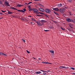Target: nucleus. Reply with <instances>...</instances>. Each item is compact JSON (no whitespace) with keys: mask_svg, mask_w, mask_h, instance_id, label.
I'll use <instances>...</instances> for the list:
<instances>
[{"mask_svg":"<svg viewBox=\"0 0 75 75\" xmlns=\"http://www.w3.org/2000/svg\"><path fill=\"white\" fill-rule=\"evenodd\" d=\"M43 14L44 15V16H46L47 15V14H46L45 13H44V14Z\"/></svg>","mask_w":75,"mask_h":75,"instance_id":"49530a36","label":"nucleus"},{"mask_svg":"<svg viewBox=\"0 0 75 75\" xmlns=\"http://www.w3.org/2000/svg\"><path fill=\"white\" fill-rule=\"evenodd\" d=\"M47 71L48 72H50V70H47Z\"/></svg>","mask_w":75,"mask_h":75,"instance_id":"864d4df0","label":"nucleus"},{"mask_svg":"<svg viewBox=\"0 0 75 75\" xmlns=\"http://www.w3.org/2000/svg\"><path fill=\"white\" fill-rule=\"evenodd\" d=\"M35 19L34 18H32V20H33V21H34V20H35Z\"/></svg>","mask_w":75,"mask_h":75,"instance_id":"c9c22d12","label":"nucleus"},{"mask_svg":"<svg viewBox=\"0 0 75 75\" xmlns=\"http://www.w3.org/2000/svg\"><path fill=\"white\" fill-rule=\"evenodd\" d=\"M10 8H11V9H13V10H17V11H21V12H23V13H24V11H23V10H18V9L15 8H14V7H10Z\"/></svg>","mask_w":75,"mask_h":75,"instance_id":"f257e3e1","label":"nucleus"},{"mask_svg":"<svg viewBox=\"0 0 75 75\" xmlns=\"http://www.w3.org/2000/svg\"><path fill=\"white\" fill-rule=\"evenodd\" d=\"M53 12L54 13V14H56V15H57V16H59V14H58V13L56 12L55 11H54Z\"/></svg>","mask_w":75,"mask_h":75,"instance_id":"4468645a","label":"nucleus"},{"mask_svg":"<svg viewBox=\"0 0 75 75\" xmlns=\"http://www.w3.org/2000/svg\"><path fill=\"white\" fill-rule=\"evenodd\" d=\"M42 72H44V71H43V70H42Z\"/></svg>","mask_w":75,"mask_h":75,"instance_id":"e2e57ef3","label":"nucleus"},{"mask_svg":"<svg viewBox=\"0 0 75 75\" xmlns=\"http://www.w3.org/2000/svg\"><path fill=\"white\" fill-rule=\"evenodd\" d=\"M53 10H54L56 11H59V9L57 8H53Z\"/></svg>","mask_w":75,"mask_h":75,"instance_id":"1a4fd4ad","label":"nucleus"},{"mask_svg":"<svg viewBox=\"0 0 75 75\" xmlns=\"http://www.w3.org/2000/svg\"><path fill=\"white\" fill-rule=\"evenodd\" d=\"M67 21H68V22H71V19L69 18L67 19Z\"/></svg>","mask_w":75,"mask_h":75,"instance_id":"9b49d317","label":"nucleus"},{"mask_svg":"<svg viewBox=\"0 0 75 75\" xmlns=\"http://www.w3.org/2000/svg\"><path fill=\"white\" fill-rule=\"evenodd\" d=\"M63 68H66V67H63Z\"/></svg>","mask_w":75,"mask_h":75,"instance_id":"a18cd8bd","label":"nucleus"},{"mask_svg":"<svg viewBox=\"0 0 75 75\" xmlns=\"http://www.w3.org/2000/svg\"><path fill=\"white\" fill-rule=\"evenodd\" d=\"M0 6H3V7H5V6H4V4H3V6H1V5H0Z\"/></svg>","mask_w":75,"mask_h":75,"instance_id":"de8ad7c7","label":"nucleus"},{"mask_svg":"<svg viewBox=\"0 0 75 75\" xmlns=\"http://www.w3.org/2000/svg\"><path fill=\"white\" fill-rule=\"evenodd\" d=\"M41 72L40 71L39 72L36 71L35 72V74H41Z\"/></svg>","mask_w":75,"mask_h":75,"instance_id":"2eb2a0df","label":"nucleus"},{"mask_svg":"<svg viewBox=\"0 0 75 75\" xmlns=\"http://www.w3.org/2000/svg\"><path fill=\"white\" fill-rule=\"evenodd\" d=\"M33 58H34L35 59H36L34 57H33Z\"/></svg>","mask_w":75,"mask_h":75,"instance_id":"5fc2aeb1","label":"nucleus"},{"mask_svg":"<svg viewBox=\"0 0 75 75\" xmlns=\"http://www.w3.org/2000/svg\"><path fill=\"white\" fill-rule=\"evenodd\" d=\"M21 20H23V21H25V20H26V21H28V20H27L26 19H24L23 18H21Z\"/></svg>","mask_w":75,"mask_h":75,"instance_id":"f3484780","label":"nucleus"},{"mask_svg":"<svg viewBox=\"0 0 75 75\" xmlns=\"http://www.w3.org/2000/svg\"><path fill=\"white\" fill-rule=\"evenodd\" d=\"M45 12H46V13H50L51 12V11L50 9L48 8H47L45 9Z\"/></svg>","mask_w":75,"mask_h":75,"instance_id":"f03ea898","label":"nucleus"},{"mask_svg":"<svg viewBox=\"0 0 75 75\" xmlns=\"http://www.w3.org/2000/svg\"><path fill=\"white\" fill-rule=\"evenodd\" d=\"M43 75H46V74L45 73H43Z\"/></svg>","mask_w":75,"mask_h":75,"instance_id":"c03bdc74","label":"nucleus"},{"mask_svg":"<svg viewBox=\"0 0 75 75\" xmlns=\"http://www.w3.org/2000/svg\"><path fill=\"white\" fill-rule=\"evenodd\" d=\"M34 21H35V22H36V20H35H35H34Z\"/></svg>","mask_w":75,"mask_h":75,"instance_id":"4d7b16f0","label":"nucleus"},{"mask_svg":"<svg viewBox=\"0 0 75 75\" xmlns=\"http://www.w3.org/2000/svg\"><path fill=\"white\" fill-rule=\"evenodd\" d=\"M38 5H39L40 6H42V5L40 4V3H38Z\"/></svg>","mask_w":75,"mask_h":75,"instance_id":"f704fd0d","label":"nucleus"},{"mask_svg":"<svg viewBox=\"0 0 75 75\" xmlns=\"http://www.w3.org/2000/svg\"><path fill=\"white\" fill-rule=\"evenodd\" d=\"M75 19H74V20H72L71 19V22L72 21V22H73V23H75Z\"/></svg>","mask_w":75,"mask_h":75,"instance_id":"6ab92c4d","label":"nucleus"},{"mask_svg":"<svg viewBox=\"0 0 75 75\" xmlns=\"http://www.w3.org/2000/svg\"><path fill=\"white\" fill-rule=\"evenodd\" d=\"M70 69H73V70H75V68L74 67H71Z\"/></svg>","mask_w":75,"mask_h":75,"instance_id":"b1692460","label":"nucleus"},{"mask_svg":"<svg viewBox=\"0 0 75 75\" xmlns=\"http://www.w3.org/2000/svg\"><path fill=\"white\" fill-rule=\"evenodd\" d=\"M40 21L42 23V24H43V23H45V22H47L44 20H42Z\"/></svg>","mask_w":75,"mask_h":75,"instance_id":"f8f14e48","label":"nucleus"},{"mask_svg":"<svg viewBox=\"0 0 75 75\" xmlns=\"http://www.w3.org/2000/svg\"><path fill=\"white\" fill-rule=\"evenodd\" d=\"M50 52H51L52 55L54 56V51L53 50H50Z\"/></svg>","mask_w":75,"mask_h":75,"instance_id":"6e6552de","label":"nucleus"},{"mask_svg":"<svg viewBox=\"0 0 75 75\" xmlns=\"http://www.w3.org/2000/svg\"><path fill=\"white\" fill-rule=\"evenodd\" d=\"M44 31H49L50 30H44Z\"/></svg>","mask_w":75,"mask_h":75,"instance_id":"c85d7f7f","label":"nucleus"},{"mask_svg":"<svg viewBox=\"0 0 75 75\" xmlns=\"http://www.w3.org/2000/svg\"><path fill=\"white\" fill-rule=\"evenodd\" d=\"M61 29H62V30H65V29L64 28L62 27H61Z\"/></svg>","mask_w":75,"mask_h":75,"instance_id":"a878e982","label":"nucleus"},{"mask_svg":"<svg viewBox=\"0 0 75 75\" xmlns=\"http://www.w3.org/2000/svg\"><path fill=\"white\" fill-rule=\"evenodd\" d=\"M26 51L27 52V53H28V54H29L30 53V52H29L27 50H26Z\"/></svg>","mask_w":75,"mask_h":75,"instance_id":"2f4dec72","label":"nucleus"},{"mask_svg":"<svg viewBox=\"0 0 75 75\" xmlns=\"http://www.w3.org/2000/svg\"><path fill=\"white\" fill-rule=\"evenodd\" d=\"M22 40H23V42H25V40H24V39H22Z\"/></svg>","mask_w":75,"mask_h":75,"instance_id":"72a5a7b5","label":"nucleus"},{"mask_svg":"<svg viewBox=\"0 0 75 75\" xmlns=\"http://www.w3.org/2000/svg\"><path fill=\"white\" fill-rule=\"evenodd\" d=\"M25 4H26L27 5H28V4H27V3H25Z\"/></svg>","mask_w":75,"mask_h":75,"instance_id":"13d9d810","label":"nucleus"},{"mask_svg":"<svg viewBox=\"0 0 75 75\" xmlns=\"http://www.w3.org/2000/svg\"><path fill=\"white\" fill-rule=\"evenodd\" d=\"M68 2H70V3H72V0H68Z\"/></svg>","mask_w":75,"mask_h":75,"instance_id":"aec40b11","label":"nucleus"},{"mask_svg":"<svg viewBox=\"0 0 75 75\" xmlns=\"http://www.w3.org/2000/svg\"><path fill=\"white\" fill-rule=\"evenodd\" d=\"M52 58H54V57H52Z\"/></svg>","mask_w":75,"mask_h":75,"instance_id":"338daca9","label":"nucleus"},{"mask_svg":"<svg viewBox=\"0 0 75 75\" xmlns=\"http://www.w3.org/2000/svg\"><path fill=\"white\" fill-rule=\"evenodd\" d=\"M52 19H54V18H53V17L52 18Z\"/></svg>","mask_w":75,"mask_h":75,"instance_id":"774afa93","label":"nucleus"},{"mask_svg":"<svg viewBox=\"0 0 75 75\" xmlns=\"http://www.w3.org/2000/svg\"><path fill=\"white\" fill-rule=\"evenodd\" d=\"M1 11H2V12H3V13H5V12H6V11H3V10H1Z\"/></svg>","mask_w":75,"mask_h":75,"instance_id":"4c0bfd02","label":"nucleus"},{"mask_svg":"<svg viewBox=\"0 0 75 75\" xmlns=\"http://www.w3.org/2000/svg\"><path fill=\"white\" fill-rule=\"evenodd\" d=\"M28 17H31V16H28Z\"/></svg>","mask_w":75,"mask_h":75,"instance_id":"6e6d98bb","label":"nucleus"},{"mask_svg":"<svg viewBox=\"0 0 75 75\" xmlns=\"http://www.w3.org/2000/svg\"><path fill=\"white\" fill-rule=\"evenodd\" d=\"M36 16H42V15H38V14H36Z\"/></svg>","mask_w":75,"mask_h":75,"instance_id":"393cba45","label":"nucleus"},{"mask_svg":"<svg viewBox=\"0 0 75 75\" xmlns=\"http://www.w3.org/2000/svg\"><path fill=\"white\" fill-rule=\"evenodd\" d=\"M28 8H31V6H30V5H29L28 6Z\"/></svg>","mask_w":75,"mask_h":75,"instance_id":"473e14b6","label":"nucleus"},{"mask_svg":"<svg viewBox=\"0 0 75 75\" xmlns=\"http://www.w3.org/2000/svg\"><path fill=\"white\" fill-rule=\"evenodd\" d=\"M46 16L48 18H49V16L48 15H46Z\"/></svg>","mask_w":75,"mask_h":75,"instance_id":"79ce46f5","label":"nucleus"},{"mask_svg":"<svg viewBox=\"0 0 75 75\" xmlns=\"http://www.w3.org/2000/svg\"><path fill=\"white\" fill-rule=\"evenodd\" d=\"M3 4V2L1 1V0H0V4Z\"/></svg>","mask_w":75,"mask_h":75,"instance_id":"412c9836","label":"nucleus"},{"mask_svg":"<svg viewBox=\"0 0 75 75\" xmlns=\"http://www.w3.org/2000/svg\"><path fill=\"white\" fill-rule=\"evenodd\" d=\"M69 27H71V28H73V27H72V25H69Z\"/></svg>","mask_w":75,"mask_h":75,"instance_id":"7c9ffc66","label":"nucleus"},{"mask_svg":"<svg viewBox=\"0 0 75 75\" xmlns=\"http://www.w3.org/2000/svg\"><path fill=\"white\" fill-rule=\"evenodd\" d=\"M4 53H3V52H1V55H4Z\"/></svg>","mask_w":75,"mask_h":75,"instance_id":"c756f323","label":"nucleus"},{"mask_svg":"<svg viewBox=\"0 0 75 75\" xmlns=\"http://www.w3.org/2000/svg\"><path fill=\"white\" fill-rule=\"evenodd\" d=\"M32 2H29L28 3V4H31V3H32Z\"/></svg>","mask_w":75,"mask_h":75,"instance_id":"e433bc0d","label":"nucleus"},{"mask_svg":"<svg viewBox=\"0 0 75 75\" xmlns=\"http://www.w3.org/2000/svg\"><path fill=\"white\" fill-rule=\"evenodd\" d=\"M57 7H62V4H59L57 5Z\"/></svg>","mask_w":75,"mask_h":75,"instance_id":"9d476101","label":"nucleus"},{"mask_svg":"<svg viewBox=\"0 0 75 75\" xmlns=\"http://www.w3.org/2000/svg\"><path fill=\"white\" fill-rule=\"evenodd\" d=\"M40 12H36V14H38V15L39 14H40Z\"/></svg>","mask_w":75,"mask_h":75,"instance_id":"bb28decb","label":"nucleus"},{"mask_svg":"<svg viewBox=\"0 0 75 75\" xmlns=\"http://www.w3.org/2000/svg\"><path fill=\"white\" fill-rule=\"evenodd\" d=\"M40 14H44V13H42L41 12H40Z\"/></svg>","mask_w":75,"mask_h":75,"instance_id":"ea45409f","label":"nucleus"},{"mask_svg":"<svg viewBox=\"0 0 75 75\" xmlns=\"http://www.w3.org/2000/svg\"><path fill=\"white\" fill-rule=\"evenodd\" d=\"M69 13L70 14V15H71V13H70V12H69Z\"/></svg>","mask_w":75,"mask_h":75,"instance_id":"0e129e2a","label":"nucleus"},{"mask_svg":"<svg viewBox=\"0 0 75 75\" xmlns=\"http://www.w3.org/2000/svg\"><path fill=\"white\" fill-rule=\"evenodd\" d=\"M4 56H7V54H4Z\"/></svg>","mask_w":75,"mask_h":75,"instance_id":"a19ab883","label":"nucleus"},{"mask_svg":"<svg viewBox=\"0 0 75 75\" xmlns=\"http://www.w3.org/2000/svg\"><path fill=\"white\" fill-rule=\"evenodd\" d=\"M28 10L29 11H31L32 10H33V8H28Z\"/></svg>","mask_w":75,"mask_h":75,"instance_id":"a211bd4d","label":"nucleus"},{"mask_svg":"<svg viewBox=\"0 0 75 75\" xmlns=\"http://www.w3.org/2000/svg\"><path fill=\"white\" fill-rule=\"evenodd\" d=\"M38 59H39V60H41V58H39Z\"/></svg>","mask_w":75,"mask_h":75,"instance_id":"09e8293b","label":"nucleus"},{"mask_svg":"<svg viewBox=\"0 0 75 75\" xmlns=\"http://www.w3.org/2000/svg\"><path fill=\"white\" fill-rule=\"evenodd\" d=\"M50 28H51H51H52V27H50Z\"/></svg>","mask_w":75,"mask_h":75,"instance_id":"680f3d73","label":"nucleus"},{"mask_svg":"<svg viewBox=\"0 0 75 75\" xmlns=\"http://www.w3.org/2000/svg\"><path fill=\"white\" fill-rule=\"evenodd\" d=\"M0 14H3V13H2L1 12H0Z\"/></svg>","mask_w":75,"mask_h":75,"instance_id":"8fccbe9b","label":"nucleus"},{"mask_svg":"<svg viewBox=\"0 0 75 75\" xmlns=\"http://www.w3.org/2000/svg\"><path fill=\"white\" fill-rule=\"evenodd\" d=\"M42 6V7H44V6H42H42Z\"/></svg>","mask_w":75,"mask_h":75,"instance_id":"3c124183","label":"nucleus"},{"mask_svg":"<svg viewBox=\"0 0 75 75\" xmlns=\"http://www.w3.org/2000/svg\"><path fill=\"white\" fill-rule=\"evenodd\" d=\"M38 9L39 10H40V12H44V11H45L44 10V9L42 8H39Z\"/></svg>","mask_w":75,"mask_h":75,"instance_id":"39448f33","label":"nucleus"},{"mask_svg":"<svg viewBox=\"0 0 75 75\" xmlns=\"http://www.w3.org/2000/svg\"><path fill=\"white\" fill-rule=\"evenodd\" d=\"M5 4L6 6H9V7L10 6V5L8 4V3L7 2V1H5Z\"/></svg>","mask_w":75,"mask_h":75,"instance_id":"0eeeda50","label":"nucleus"},{"mask_svg":"<svg viewBox=\"0 0 75 75\" xmlns=\"http://www.w3.org/2000/svg\"><path fill=\"white\" fill-rule=\"evenodd\" d=\"M67 68H68V67H66V69H67Z\"/></svg>","mask_w":75,"mask_h":75,"instance_id":"052dcab7","label":"nucleus"},{"mask_svg":"<svg viewBox=\"0 0 75 75\" xmlns=\"http://www.w3.org/2000/svg\"><path fill=\"white\" fill-rule=\"evenodd\" d=\"M17 7H20L21 6H23V5H21V4H18L17 5Z\"/></svg>","mask_w":75,"mask_h":75,"instance_id":"ddd939ff","label":"nucleus"},{"mask_svg":"<svg viewBox=\"0 0 75 75\" xmlns=\"http://www.w3.org/2000/svg\"><path fill=\"white\" fill-rule=\"evenodd\" d=\"M7 13L9 14H12V13H13V12L8 11V12Z\"/></svg>","mask_w":75,"mask_h":75,"instance_id":"dca6fc26","label":"nucleus"},{"mask_svg":"<svg viewBox=\"0 0 75 75\" xmlns=\"http://www.w3.org/2000/svg\"><path fill=\"white\" fill-rule=\"evenodd\" d=\"M63 66H61L59 67V68L61 69L63 68Z\"/></svg>","mask_w":75,"mask_h":75,"instance_id":"cd10ccee","label":"nucleus"},{"mask_svg":"<svg viewBox=\"0 0 75 75\" xmlns=\"http://www.w3.org/2000/svg\"><path fill=\"white\" fill-rule=\"evenodd\" d=\"M64 10H65V9L64 8H60L59 10V11L61 13H62H62H64Z\"/></svg>","mask_w":75,"mask_h":75,"instance_id":"20e7f679","label":"nucleus"},{"mask_svg":"<svg viewBox=\"0 0 75 75\" xmlns=\"http://www.w3.org/2000/svg\"><path fill=\"white\" fill-rule=\"evenodd\" d=\"M23 10H24L23 11H24V12H25V11H27L26 9H25V8H24Z\"/></svg>","mask_w":75,"mask_h":75,"instance_id":"4be33fe9","label":"nucleus"},{"mask_svg":"<svg viewBox=\"0 0 75 75\" xmlns=\"http://www.w3.org/2000/svg\"><path fill=\"white\" fill-rule=\"evenodd\" d=\"M47 64H52V63H49V62H47Z\"/></svg>","mask_w":75,"mask_h":75,"instance_id":"37998d69","label":"nucleus"},{"mask_svg":"<svg viewBox=\"0 0 75 75\" xmlns=\"http://www.w3.org/2000/svg\"><path fill=\"white\" fill-rule=\"evenodd\" d=\"M40 22H41V21H39L38 22L36 21V23H37L38 25H40V26H41V25H42V24L40 23Z\"/></svg>","mask_w":75,"mask_h":75,"instance_id":"423d86ee","label":"nucleus"},{"mask_svg":"<svg viewBox=\"0 0 75 75\" xmlns=\"http://www.w3.org/2000/svg\"><path fill=\"white\" fill-rule=\"evenodd\" d=\"M1 52H0V55H1Z\"/></svg>","mask_w":75,"mask_h":75,"instance_id":"bf43d9fd","label":"nucleus"},{"mask_svg":"<svg viewBox=\"0 0 75 75\" xmlns=\"http://www.w3.org/2000/svg\"><path fill=\"white\" fill-rule=\"evenodd\" d=\"M64 8H66V9H67L68 8L67 7H66V6H64Z\"/></svg>","mask_w":75,"mask_h":75,"instance_id":"58836bf2","label":"nucleus"},{"mask_svg":"<svg viewBox=\"0 0 75 75\" xmlns=\"http://www.w3.org/2000/svg\"><path fill=\"white\" fill-rule=\"evenodd\" d=\"M72 74H74L75 75V73H72Z\"/></svg>","mask_w":75,"mask_h":75,"instance_id":"603ef678","label":"nucleus"},{"mask_svg":"<svg viewBox=\"0 0 75 75\" xmlns=\"http://www.w3.org/2000/svg\"><path fill=\"white\" fill-rule=\"evenodd\" d=\"M42 63H44V64H47L48 62H42Z\"/></svg>","mask_w":75,"mask_h":75,"instance_id":"5701e85b","label":"nucleus"},{"mask_svg":"<svg viewBox=\"0 0 75 75\" xmlns=\"http://www.w3.org/2000/svg\"><path fill=\"white\" fill-rule=\"evenodd\" d=\"M44 72H47V71H44Z\"/></svg>","mask_w":75,"mask_h":75,"instance_id":"69168bd1","label":"nucleus"},{"mask_svg":"<svg viewBox=\"0 0 75 75\" xmlns=\"http://www.w3.org/2000/svg\"><path fill=\"white\" fill-rule=\"evenodd\" d=\"M33 11L34 13H35L36 14L38 11V10H37V9L33 8Z\"/></svg>","mask_w":75,"mask_h":75,"instance_id":"7ed1b4c3","label":"nucleus"}]
</instances>
